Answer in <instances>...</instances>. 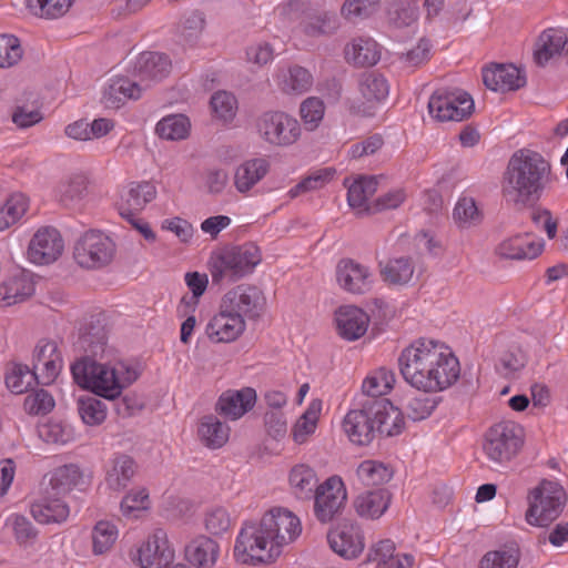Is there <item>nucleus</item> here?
<instances>
[{"label":"nucleus","instance_id":"1","mask_svg":"<svg viewBox=\"0 0 568 568\" xmlns=\"http://www.w3.org/2000/svg\"><path fill=\"white\" fill-rule=\"evenodd\" d=\"M300 519L290 510L273 508L258 523L242 527L234 546V557L242 564H270L282 554V548L301 534Z\"/></svg>","mask_w":568,"mask_h":568},{"label":"nucleus","instance_id":"2","mask_svg":"<svg viewBox=\"0 0 568 568\" xmlns=\"http://www.w3.org/2000/svg\"><path fill=\"white\" fill-rule=\"evenodd\" d=\"M551 181V165L540 153L520 149L509 159L501 179L505 201L517 207H532Z\"/></svg>","mask_w":568,"mask_h":568},{"label":"nucleus","instance_id":"3","mask_svg":"<svg viewBox=\"0 0 568 568\" xmlns=\"http://www.w3.org/2000/svg\"><path fill=\"white\" fill-rule=\"evenodd\" d=\"M262 261L258 246L252 242L224 247L214 253L209 268L214 284L223 281L235 282L253 272Z\"/></svg>","mask_w":568,"mask_h":568},{"label":"nucleus","instance_id":"4","mask_svg":"<svg viewBox=\"0 0 568 568\" xmlns=\"http://www.w3.org/2000/svg\"><path fill=\"white\" fill-rule=\"evenodd\" d=\"M526 520L529 525L547 527L564 511L567 494L556 480L544 478L529 490Z\"/></svg>","mask_w":568,"mask_h":568},{"label":"nucleus","instance_id":"5","mask_svg":"<svg viewBox=\"0 0 568 568\" xmlns=\"http://www.w3.org/2000/svg\"><path fill=\"white\" fill-rule=\"evenodd\" d=\"M524 429L520 425L505 420L489 427L483 440V453L490 467L497 469L509 464L524 445Z\"/></svg>","mask_w":568,"mask_h":568},{"label":"nucleus","instance_id":"6","mask_svg":"<svg viewBox=\"0 0 568 568\" xmlns=\"http://www.w3.org/2000/svg\"><path fill=\"white\" fill-rule=\"evenodd\" d=\"M442 358V347L434 341L419 339L406 347L398 357L404 379L416 389L423 390L432 376V368Z\"/></svg>","mask_w":568,"mask_h":568},{"label":"nucleus","instance_id":"7","mask_svg":"<svg viewBox=\"0 0 568 568\" xmlns=\"http://www.w3.org/2000/svg\"><path fill=\"white\" fill-rule=\"evenodd\" d=\"M98 357L83 356L71 366L74 382L82 388L90 389L98 396L115 399L120 396L116 384V369L106 363H100Z\"/></svg>","mask_w":568,"mask_h":568},{"label":"nucleus","instance_id":"8","mask_svg":"<svg viewBox=\"0 0 568 568\" xmlns=\"http://www.w3.org/2000/svg\"><path fill=\"white\" fill-rule=\"evenodd\" d=\"M115 245L100 231L85 232L74 244L73 256L77 263L88 270L108 265L114 256Z\"/></svg>","mask_w":568,"mask_h":568},{"label":"nucleus","instance_id":"9","mask_svg":"<svg viewBox=\"0 0 568 568\" xmlns=\"http://www.w3.org/2000/svg\"><path fill=\"white\" fill-rule=\"evenodd\" d=\"M260 136L276 146L294 144L301 135L298 121L282 111H266L256 120Z\"/></svg>","mask_w":568,"mask_h":568},{"label":"nucleus","instance_id":"10","mask_svg":"<svg viewBox=\"0 0 568 568\" xmlns=\"http://www.w3.org/2000/svg\"><path fill=\"white\" fill-rule=\"evenodd\" d=\"M224 311L234 312L242 320L256 321L264 313L266 298L254 285L241 284L229 291L222 298Z\"/></svg>","mask_w":568,"mask_h":568},{"label":"nucleus","instance_id":"11","mask_svg":"<svg viewBox=\"0 0 568 568\" xmlns=\"http://www.w3.org/2000/svg\"><path fill=\"white\" fill-rule=\"evenodd\" d=\"M347 494L342 479L337 476L327 478L316 488L314 499V514L321 523L332 521L341 514Z\"/></svg>","mask_w":568,"mask_h":568},{"label":"nucleus","instance_id":"12","mask_svg":"<svg viewBox=\"0 0 568 568\" xmlns=\"http://www.w3.org/2000/svg\"><path fill=\"white\" fill-rule=\"evenodd\" d=\"M381 405H374V399H366L362 407L351 409L343 420V427L352 443L368 445L376 436L374 415L381 414Z\"/></svg>","mask_w":568,"mask_h":568},{"label":"nucleus","instance_id":"13","mask_svg":"<svg viewBox=\"0 0 568 568\" xmlns=\"http://www.w3.org/2000/svg\"><path fill=\"white\" fill-rule=\"evenodd\" d=\"M358 89L362 100L353 102L351 105L352 113L362 116H374L377 105L388 95L389 85L387 80L379 73L366 72L359 79Z\"/></svg>","mask_w":568,"mask_h":568},{"label":"nucleus","instance_id":"14","mask_svg":"<svg viewBox=\"0 0 568 568\" xmlns=\"http://www.w3.org/2000/svg\"><path fill=\"white\" fill-rule=\"evenodd\" d=\"M172 69V62L165 53L144 51L140 53L128 69L132 77L138 78L145 89L165 79Z\"/></svg>","mask_w":568,"mask_h":568},{"label":"nucleus","instance_id":"15","mask_svg":"<svg viewBox=\"0 0 568 568\" xmlns=\"http://www.w3.org/2000/svg\"><path fill=\"white\" fill-rule=\"evenodd\" d=\"M74 347L78 352L84 353V356L100 359L106 357L112 349L108 346L105 325L99 318L91 317L80 327Z\"/></svg>","mask_w":568,"mask_h":568},{"label":"nucleus","instance_id":"16","mask_svg":"<svg viewBox=\"0 0 568 568\" xmlns=\"http://www.w3.org/2000/svg\"><path fill=\"white\" fill-rule=\"evenodd\" d=\"M63 240L59 231L45 226L33 235L28 247V256L36 264H50L63 252Z\"/></svg>","mask_w":568,"mask_h":568},{"label":"nucleus","instance_id":"17","mask_svg":"<svg viewBox=\"0 0 568 568\" xmlns=\"http://www.w3.org/2000/svg\"><path fill=\"white\" fill-rule=\"evenodd\" d=\"M174 559V550L169 546L166 532L155 531L138 550V560L142 568H163Z\"/></svg>","mask_w":568,"mask_h":568},{"label":"nucleus","instance_id":"18","mask_svg":"<svg viewBox=\"0 0 568 568\" xmlns=\"http://www.w3.org/2000/svg\"><path fill=\"white\" fill-rule=\"evenodd\" d=\"M336 280L344 291L352 294H365L373 285V275L368 267L352 258H343L337 263Z\"/></svg>","mask_w":568,"mask_h":568},{"label":"nucleus","instance_id":"19","mask_svg":"<svg viewBox=\"0 0 568 568\" xmlns=\"http://www.w3.org/2000/svg\"><path fill=\"white\" fill-rule=\"evenodd\" d=\"M327 541L335 554L346 559L358 557L364 549L362 530L355 525H343L332 529L327 534Z\"/></svg>","mask_w":568,"mask_h":568},{"label":"nucleus","instance_id":"20","mask_svg":"<svg viewBox=\"0 0 568 568\" xmlns=\"http://www.w3.org/2000/svg\"><path fill=\"white\" fill-rule=\"evenodd\" d=\"M246 324L234 312L224 311L221 302L220 312L206 326V334L212 342L230 343L235 341L244 331Z\"/></svg>","mask_w":568,"mask_h":568},{"label":"nucleus","instance_id":"21","mask_svg":"<svg viewBox=\"0 0 568 568\" xmlns=\"http://www.w3.org/2000/svg\"><path fill=\"white\" fill-rule=\"evenodd\" d=\"M483 82L493 91H516L525 87L526 75L514 64H494L483 70Z\"/></svg>","mask_w":568,"mask_h":568},{"label":"nucleus","instance_id":"22","mask_svg":"<svg viewBox=\"0 0 568 568\" xmlns=\"http://www.w3.org/2000/svg\"><path fill=\"white\" fill-rule=\"evenodd\" d=\"M256 402V392L251 387L240 390H226L222 393L215 410L225 418L235 420L253 408Z\"/></svg>","mask_w":568,"mask_h":568},{"label":"nucleus","instance_id":"23","mask_svg":"<svg viewBox=\"0 0 568 568\" xmlns=\"http://www.w3.org/2000/svg\"><path fill=\"white\" fill-rule=\"evenodd\" d=\"M335 322L341 337L347 341H356L366 333L369 317L363 310L346 305L336 311Z\"/></svg>","mask_w":568,"mask_h":568},{"label":"nucleus","instance_id":"24","mask_svg":"<svg viewBox=\"0 0 568 568\" xmlns=\"http://www.w3.org/2000/svg\"><path fill=\"white\" fill-rule=\"evenodd\" d=\"M460 367L458 359L452 353L442 349V358L432 368V376L428 378L424 392H439L453 385L459 377Z\"/></svg>","mask_w":568,"mask_h":568},{"label":"nucleus","instance_id":"25","mask_svg":"<svg viewBox=\"0 0 568 568\" xmlns=\"http://www.w3.org/2000/svg\"><path fill=\"white\" fill-rule=\"evenodd\" d=\"M69 506L45 488L44 496L31 506L33 518L41 524H60L69 517Z\"/></svg>","mask_w":568,"mask_h":568},{"label":"nucleus","instance_id":"26","mask_svg":"<svg viewBox=\"0 0 568 568\" xmlns=\"http://www.w3.org/2000/svg\"><path fill=\"white\" fill-rule=\"evenodd\" d=\"M567 43L568 37L562 30L549 28L542 31L536 41L534 51L536 64L544 67L550 59L560 55Z\"/></svg>","mask_w":568,"mask_h":568},{"label":"nucleus","instance_id":"27","mask_svg":"<svg viewBox=\"0 0 568 568\" xmlns=\"http://www.w3.org/2000/svg\"><path fill=\"white\" fill-rule=\"evenodd\" d=\"M138 469L135 460L126 454L115 455L106 470L105 483L112 490H123L133 479Z\"/></svg>","mask_w":568,"mask_h":568},{"label":"nucleus","instance_id":"28","mask_svg":"<svg viewBox=\"0 0 568 568\" xmlns=\"http://www.w3.org/2000/svg\"><path fill=\"white\" fill-rule=\"evenodd\" d=\"M390 504V493L387 489L367 490L354 499V508L358 516L366 519L379 518Z\"/></svg>","mask_w":568,"mask_h":568},{"label":"nucleus","instance_id":"29","mask_svg":"<svg viewBox=\"0 0 568 568\" xmlns=\"http://www.w3.org/2000/svg\"><path fill=\"white\" fill-rule=\"evenodd\" d=\"M529 234H518L514 237H510L503 243H500L497 247V254L500 257L509 258V260H532L537 257L544 248V242H527L526 237Z\"/></svg>","mask_w":568,"mask_h":568},{"label":"nucleus","instance_id":"30","mask_svg":"<svg viewBox=\"0 0 568 568\" xmlns=\"http://www.w3.org/2000/svg\"><path fill=\"white\" fill-rule=\"evenodd\" d=\"M219 545L206 536H199L185 547L187 561L197 568H212L219 557Z\"/></svg>","mask_w":568,"mask_h":568},{"label":"nucleus","instance_id":"31","mask_svg":"<svg viewBox=\"0 0 568 568\" xmlns=\"http://www.w3.org/2000/svg\"><path fill=\"white\" fill-rule=\"evenodd\" d=\"M270 171V162L264 158H255L243 162L234 174V184L240 193L248 192Z\"/></svg>","mask_w":568,"mask_h":568},{"label":"nucleus","instance_id":"32","mask_svg":"<svg viewBox=\"0 0 568 568\" xmlns=\"http://www.w3.org/2000/svg\"><path fill=\"white\" fill-rule=\"evenodd\" d=\"M374 405H381L382 410L374 415L375 433L387 437L400 434L405 425L400 409L388 399H374Z\"/></svg>","mask_w":568,"mask_h":568},{"label":"nucleus","instance_id":"33","mask_svg":"<svg viewBox=\"0 0 568 568\" xmlns=\"http://www.w3.org/2000/svg\"><path fill=\"white\" fill-rule=\"evenodd\" d=\"M34 293V284L24 273H20L4 281L0 285V305L11 306L21 303Z\"/></svg>","mask_w":568,"mask_h":568},{"label":"nucleus","instance_id":"34","mask_svg":"<svg viewBox=\"0 0 568 568\" xmlns=\"http://www.w3.org/2000/svg\"><path fill=\"white\" fill-rule=\"evenodd\" d=\"M57 193L61 205L77 209L88 195V180L82 174L70 175L59 183Z\"/></svg>","mask_w":568,"mask_h":568},{"label":"nucleus","instance_id":"35","mask_svg":"<svg viewBox=\"0 0 568 568\" xmlns=\"http://www.w3.org/2000/svg\"><path fill=\"white\" fill-rule=\"evenodd\" d=\"M155 194L156 190L150 182L132 184L122 196V201L119 205L120 215H132V213L142 211L144 206L155 197Z\"/></svg>","mask_w":568,"mask_h":568},{"label":"nucleus","instance_id":"36","mask_svg":"<svg viewBox=\"0 0 568 568\" xmlns=\"http://www.w3.org/2000/svg\"><path fill=\"white\" fill-rule=\"evenodd\" d=\"M345 55L348 62L356 67H372L381 59L378 44L371 38L354 39L345 49Z\"/></svg>","mask_w":568,"mask_h":568},{"label":"nucleus","instance_id":"37","mask_svg":"<svg viewBox=\"0 0 568 568\" xmlns=\"http://www.w3.org/2000/svg\"><path fill=\"white\" fill-rule=\"evenodd\" d=\"M230 436V428L214 415L203 416L199 425V437L209 448L222 447Z\"/></svg>","mask_w":568,"mask_h":568},{"label":"nucleus","instance_id":"38","mask_svg":"<svg viewBox=\"0 0 568 568\" xmlns=\"http://www.w3.org/2000/svg\"><path fill=\"white\" fill-rule=\"evenodd\" d=\"M290 485L297 498L307 500L313 498L316 488L320 486L315 470L304 464L292 468Z\"/></svg>","mask_w":568,"mask_h":568},{"label":"nucleus","instance_id":"39","mask_svg":"<svg viewBox=\"0 0 568 568\" xmlns=\"http://www.w3.org/2000/svg\"><path fill=\"white\" fill-rule=\"evenodd\" d=\"M82 479V471L77 465H64L53 471L47 488L53 496H63L81 485Z\"/></svg>","mask_w":568,"mask_h":568},{"label":"nucleus","instance_id":"40","mask_svg":"<svg viewBox=\"0 0 568 568\" xmlns=\"http://www.w3.org/2000/svg\"><path fill=\"white\" fill-rule=\"evenodd\" d=\"M381 275L384 282L390 285H407L414 276L415 266L409 257H397L382 263Z\"/></svg>","mask_w":568,"mask_h":568},{"label":"nucleus","instance_id":"41","mask_svg":"<svg viewBox=\"0 0 568 568\" xmlns=\"http://www.w3.org/2000/svg\"><path fill=\"white\" fill-rule=\"evenodd\" d=\"M440 398L430 396L426 392L413 396H406L402 402V413L414 420H423L432 415Z\"/></svg>","mask_w":568,"mask_h":568},{"label":"nucleus","instance_id":"42","mask_svg":"<svg viewBox=\"0 0 568 568\" xmlns=\"http://www.w3.org/2000/svg\"><path fill=\"white\" fill-rule=\"evenodd\" d=\"M519 560V548L507 545L486 552L479 561V568H517Z\"/></svg>","mask_w":568,"mask_h":568},{"label":"nucleus","instance_id":"43","mask_svg":"<svg viewBox=\"0 0 568 568\" xmlns=\"http://www.w3.org/2000/svg\"><path fill=\"white\" fill-rule=\"evenodd\" d=\"M395 374L385 367H381L373 375L367 376L362 385L363 394L369 399H384L382 396L387 394L395 384Z\"/></svg>","mask_w":568,"mask_h":568},{"label":"nucleus","instance_id":"44","mask_svg":"<svg viewBox=\"0 0 568 568\" xmlns=\"http://www.w3.org/2000/svg\"><path fill=\"white\" fill-rule=\"evenodd\" d=\"M379 176H359L348 187L347 201L351 207L362 209L366 207L367 200L377 191Z\"/></svg>","mask_w":568,"mask_h":568},{"label":"nucleus","instance_id":"45","mask_svg":"<svg viewBox=\"0 0 568 568\" xmlns=\"http://www.w3.org/2000/svg\"><path fill=\"white\" fill-rule=\"evenodd\" d=\"M190 121L184 114H170L156 124L155 131L165 140H183L189 135Z\"/></svg>","mask_w":568,"mask_h":568},{"label":"nucleus","instance_id":"46","mask_svg":"<svg viewBox=\"0 0 568 568\" xmlns=\"http://www.w3.org/2000/svg\"><path fill=\"white\" fill-rule=\"evenodd\" d=\"M357 476L365 486H376L389 481L393 470L376 460H364L357 468Z\"/></svg>","mask_w":568,"mask_h":568},{"label":"nucleus","instance_id":"47","mask_svg":"<svg viewBox=\"0 0 568 568\" xmlns=\"http://www.w3.org/2000/svg\"><path fill=\"white\" fill-rule=\"evenodd\" d=\"M38 373L28 365L13 364L6 374V385L14 394H22L37 382Z\"/></svg>","mask_w":568,"mask_h":568},{"label":"nucleus","instance_id":"48","mask_svg":"<svg viewBox=\"0 0 568 568\" xmlns=\"http://www.w3.org/2000/svg\"><path fill=\"white\" fill-rule=\"evenodd\" d=\"M455 92L456 89H439L432 94L428 102V111L437 121L444 122L453 119L454 113H448V109L450 103L458 102V98L455 95Z\"/></svg>","mask_w":568,"mask_h":568},{"label":"nucleus","instance_id":"49","mask_svg":"<svg viewBox=\"0 0 568 568\" xmlns=\"http://www.w3.org/2000/svg\"><path fill=\"white\" fill-rule=\"evenodd\" d=\"M418 6L413 0H396L388 8L389 23L396 28L408 27L417 20Z\"/></svg>","mask_w":568,"mask_h":568},{"label":"nucleus","instance_id":"50","mask_svg":"<svg viewBox=\"0 0 568 568\" xmlns=\"http://www.w3.org/2000/svg\"><path fill=\"white\" fill-rule=\"evenodd\" d=\"M78 412L83 423L90 426L100 425L106 417L105 404L95 396L79 398Z\"/></svg>","mask_w":568,"mask_h":568},{"label":"nucleus","instance_id":"51","mask_svg":"<svg viewBox=\"0 0 568 568\" xmlns=\"http://www.w3.org/2000/svg\"><path fill=\"white\" fill-rule=\"evenodd\" d=\"M338 18L334 12H324L310 17L303 24V31L308 37L333 34L338 29Z\"/></svg>","mask_w":568,"mask_h":568},{"label":"nucleus","instance_id":"52","mask_svg":"<svg viewBox=\"0 0 568 568\" xmlns=\"http://www.w3.org/2000/svg\"><path fill=\"white\" fill-rule=\"evenodd\" d=\"M453 219L458 227L469 229L478 225L483 215L473 197H462L454 209Z\"/></svg>","mask_w":568,"mask_h":568},{"label":"nucleus","instance_id":"53","mask_svg":"<svg viewBox=\"0 0 568 568\" xmlns=\"http://www.w3.org/2000/svg\"><path fill=\"white\" fill-rule=\"evenodd\" d=\"M313 84V77L303 67L294 65L290 68L287 74L282 81V90L286 93L302 94L308 91Z\"/></svg>","mask_w":568,"mask_h":568},{"label":"nucleus","instance_id":"54","mask_svg":"<svg viewBox=\"0 0 568 568\" xmlns=\"http://www.w3.org/2000/svg\"><path fill=\"white\" fill-rule=\"evenodd\" d=\"M27 3L34 16L57 19L69 10L72 0H27Z\"/></svg>","mask_w":568,"mask_h":568},{"label":"nucleus","instance_id":"55","mask_svg":"<svg viewBox=\"0 0 568 568\" xmlns=\"http://www.w3.org/2000/svg\"><path fill=\"white\" fill-rule=\"evenodd\" d=\"M27 200L23 195L11 196L0 207V232L14 224L27 211Z\"/></svg>","mask_w":568,"mask_h":568},{"label":"nucleus","instance_id":"56","mask_svg":"<svg viewBox=\"0 0 568 568\" xmlns=\"http://www.w3.org/2000/svg\"><path fill=\"white\" fill-rule=\"evenodd\" d=\"M379 0H346L342 6V16L349 20L366 19L377 12Z\"/></svg>","mask_w":568,"mask_h":568},{"label":"nucleus","instance_id":"57","mask_svg":"<svg viewBox=\"0 0 568 568\" xmlns=\"http://www.w3.org/2000/svg\"><path fill=\"white\" fill-rule=\"evenodd\" d=\"M118 537V530L109 521H99L92 532L93 551L97 555L106 552Z\"/></svg>","mask_w":568,"mask_h":568},{"label":"nucleus","instance_id":"58","mask_svg":"<svg viewBox=\"0 0 568 568\" xmlns=\"http://www.w3.org/2000/svg\"><path fill=\"white\" fill-rule=\"evenodd\" d=\"M20 40L13 34H0V68H10L22 58Z\"/></svg>","mask_w":568,"mask_h":568},{"label":"nucleus","instance_id":"59","mask_svg":"<svg viewBox=\"0 0 568 568\" xmlns=\"http://www.w3.org/2000/svg\"><path fill=\"white\" fill-rule=\"evenodd\" d=\"M23 407L30 415H45L54 407V400L49 392L40 388L27 395Z\"/></svg>","mask_w":568,"mask_h":568},{"label":"nucleus","instance_id":"60","mask_svg":"<svg viewBox=\"0 0 568 568\" xmlns=\"http://www.w3.org/2000/svg\"><path fill=\"white\" fill-rule=\"evenodd\" d=\"M129 74L130 75H116L111 81V92H119V94H122L123 100H136L141 98L142 92L146 89L138 78L132 77L131 72H129Z\"/></svg>","mask_w":568,"mask_h":568},{"label":"nucleus","instance_id":"61","mask_svg":"<svg viewBox=\"0 0 568 568\" xmlns=\"http://www.w3.org/2000/svg\"><path fill=\"white\" fill-rule=\"evenodd\" d=\"M325 106L317 98L306 99L300 108L301 116L308 130H314L323 120Z\"/></svg>","mask_w":568,"mask_h":568},{"label":"nucleus","instance_id":"62","mask_svg":"<svg viewBox=\"0 0 568 568\" xmlns=\"http://www.w3.org/2000/svg\"><path fill=\"white\" fill-rule=\"evenodd\" d=\"M213 112L223 120H231L235 115L236 99L232 93L217 91L211 98Z\"/></svg>","mask_w":568,"mask_h":568},{"label":"nucleus","instance_id":"63","mask_svg":"<svg viewBox=\"0 0 568 568\" xmlns=\"http://www.w3.org/2000/svg\"><path fill=\"white\" fill-rule=\"evenodd\" d=\"M149 494L146 489L131 490L128 493L120 504L121 511L124 516H130L134 511H141L149 508Z\"/></svg>","mask_w":568,"mask_h":568},{"label":"nucleus","instance_id":"64","mask_svg":"<svg viewBox=\"0 0 568 568\" xmlns=\"http://www.w3.org/2000/svg\"><path fill=\"white\" fill-rule=\"evenodd\" d=\"M430 42L427 39H420L417 45L405 53H400L399 60L406 67L415 68L425 63L429 59Z\"/></svg>","mask_w":568,"mask_h":568}]
</instances>
